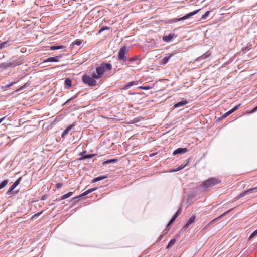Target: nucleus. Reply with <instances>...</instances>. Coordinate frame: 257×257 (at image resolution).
I'll use <instances>...</instances> for the list:
<instances>
[{"mask_svg": "<svg viewBox=\"0 0 257 257\" xmlns=\"http://www.w3.org/2000/svg\"><path fill=\"white\" fill-rule=\"evenodd\" d=\"M112 68L110 63H102L99 66L96 68V73H93L92 74V77L97 79H99L106 71L111 70Z\"/></svg>", "mask_w": 257, "mask_h": 257, "instance_id": "f257e3e1", "label": "nucleus"}, {"mask_svg": "<svg viewBox=\"0 0 257 257\" xmlns=\"http://www.w3.org/2000/svg\"><path fill=\"white\" fill-rule=\"evenodd\" d=\"M221 182V181L218 178L215 177L210 178L202 183V187L204 188V190H206L218 184H219Z\"/></svg>", "mask_w": 257, "mask_h": 257, "instance_id": "f03ea898", "label": "nucleus"}, {"mask_svg": "<svg viewBox=\"0 0 257 257\" xmlns=\"http://www.w3.org/2000/svg\"><path fill=\"white\" fill-rule=\"evenodd\" d=\"M128 52V49L126 46L122 47L119 50L118 54V59L119 61H126L127 57L126 55Z\"/></svg>", "mask_w": 257, "mask_h": 257, "instance_id": "7ed1b4c3", "label": "nucleus"}, {"mask_svg": "<svg viewBox=\"0 0 257 257\" xmlns=\"http://www.w3.org/2000/svg\"><path fill=\"white\" fill-rule=\"evenodd\" d=\"M93 77H91L88 75H83L82 79V81L86 85L89 86H94L96 85V81Z\"/></svg>", "mask_w": 257, "mask_h": 257, "instance_id": "20e7f679", "label": "nucleus"}, {"mask_svg": "<svg viewBox=\"0 0 257 257\" xmlns=\"http://www.w3.org/2000/svg\"><path fill=\"white\" fill-rule=\"evenodd\" d=\"M22 180V177H19L10 187L7 192V194H11V192L20 184Z\"/></svg>", "mask_w": 257, "mask_h": 257, "instance_id": "39448f33", "label": "nucleus"}, {"mask_svg": "<svg viewBox=\"0 0 257 257\" xmlns=\"http://www.w3.org/2000/svg\"><path fill=\"white\" fill-rule=\"evenodd\" d=\"M257 189V187H255V188H250V189H249L244 191L243 192H242L241 194H240L237 197H235L234 198L235 200H237V199H239L240 198L243 197L245 195H246V194H247L248 193H253V191L254 189Z\"/></svg>", "mask_w": 257, "mask_h": 257, "instance_id": "423d86ee", "label": "nucleus"}, {"mask_svg": "<svg viewBox=\"0 0 257 257\" xmlns=\"http://www.w3.org/2000/svg\"><path fill=\"white\" fill-rule=\"evenodd\" d=\"M61 56L59 55L55 57H49L47 58L46 60H44L43 61V63H46V62H57L59 61V58H61Z\"/></svg>", "mask_w": 257, "mask_h": 257, "instance_id": "0eeeda50", "label": "nucleus"}, {"mask_svg": "<svg viewBox=\"0 0 257 257\" xmlns=\"http://www.w3.org/2000/svg\"><path fill=\"white\" fill-rule=\"evenodd\" d=\"M189 162H190V159H186L183 163H182L179 167H178L174 169L172 171V172H176V171H179V170L183 169L184 168H185L186 166H187L188 165V164H189Z\"/></svg>", "mask_w": 257, "mask_h": 257, "instance_id": "6e6552de", "label": "nucleus"}, {"mask_svg": "<svg viewBox=\"0 0 257 257\" xmlns=\"http://www.w3.org/2000/svg\"><path fill=\"white\" fill-rule=\"evenodd\" d=\"M199 10H195L191 13H189L186 14V15L184 16L183 17L179 18L178 19V21H181L183 20L187 19L189 18V17H190L191 16L197 14L199 12Z\"/></svg>", "mask_w": 257, "mask_h": 257, "instance_id": "1a4fd4ad", "label": "nucleus"}, {"mask_svg": "<svg viewBox=\"0 0 257 257\" xmlns=\"http://www.w3.org/2000/svg\"><path fill=\"white\" fill-rule=\"evenodd\" d=\"M187 152V148H178L176 150H175L173 154V155H176L178 154H183Z\"/></svg>", "mask_w": 257, "mask_h": 257, "instance_id": "9d476101", "label": "nucleus"}, {"mask_svg": "<svg viewBox=\"0 0 257 257\" xmlns=\"http://www.w3.org/2000/svg\"><path fill=\"white\" fill-rule=\"evenodd\" d=\"M172 56V54H171L170 53L167 54V56L166 57H164L162 59L161 64H163V65L166 64L168 62V61L170 60V59L171 58Z\"/></svg>", "mask_w": 257, "mask_h": 257, "instance_id": "9b49d317", "label": "nucleus"}, {"mask_svg": "<svg viewBox=\"0 0 257 257\" xmlns=\"http://www.w3.org/2000/svg\"><path fill=\"white\" fill-rule=\"evenodd\" d=\"M14 65H12L11 63H2L0 64V68L3 69H6L10 67H14Z\"/></svg>", "mask_w": 257, "mask_h": 257, "instance_id": "f8f14e48", "label": "nucleus"}, {"mask_svg": "<svg viewBox=\"0 0 257 257\" xmlns=\"http://www.w3.org/2000/svg\"><path fill=\"white\" fill-rule=\"evenodd\" d=\"M195 220V216H192L189 219V220L187 221V222L185 224V225L184 226V228H187L188 227H189V226H190V224H191L192 223L194 222Z\"/></svg>", "mask_w": 257, "mask_h": 257, "instance_id": "ddd939ff", "label": "nucleus"}, {"mask_svg": "<svg viewBox=\"0 0 257 257\" xmlns=\"http://www.w3.org/2000/svg\"><path fill=\"white\" fill-rule=\"evenodd\" d=\"M187 103H188V101L187 100H182V101H181L177 103L176 104H175L174 105V107H175V108L179 107L184 106V105L187 104Z\"/></svg>", "mask_w": 257, "mask_h": 257, "instance_id": "4468645a", "label": "nucleus"}, {"mask_svg": "<svg viewBox=\"0 0 257 257\" xmlns=\"http://www.w3.org/2000/svg\"><path fill=\"white\" fill-rule=\"evenodd\" d=\"M173 38V34H169L167 36H165L163 37V40L165 42H169Z\"/></svg>", "mask_w": 257, "mask_h": 257, "instance_id": "2eb2a0df", "label": "nucleus"}, {"mask_svg": "<svg viewBox=\"0 0 257 257\" xmlns=\"http://www.w3.org/2000/svg\"><path fill=\"white\" fill-rule=\"evenodd\" d=\"M72 127V125H70L68 127H67L63 132L62 134L61 135V137L63 138L64 137L66 136L69 133V131L71 130Z\"/></svg>", "mask_w": 257, "mask_h": 257, "instance_id": "dca6fc26", "label": "nucleus"}, {"mask_svg": "<svg viewBox=\"0 0 257 257\" xmlns=\"http://www.w3.org/2000/svg\"><path fill=\"white\" fill-rule=\"evenodd\" d=\"M73 193V192H69L68 193L62 195L61 197V198L59 199V200H62L71 197Z\"/></svg>", "mask_w": 257, "mask_h": 257, "instance_id": "f3484780", "label": "nucleus"}, {"mask_svg": "<svg viewBox=\"0 0 257 257\" xmlns=\"http://www.w3.org/2000/svg\"><path fill=\"white\" fill-rule=\"evenodd\" d=\"M65 47L63 45H55V46H52L50 47V49L51 50H58L60 49H63L65 48Z\"/></svg>", "mask_w": 257, "mask_h": 257, "instance_id": "a211bd4d", "label": "nucleus"}, {"mask_svg": "<svg viewBox=\"0 0 257 257\" xmlns=\"http://www.w3.org/2000/svg\"><path fill=\"white\" fill-rule=\"evenodd\" d=\"M233 210V209H231L230 210H228V211H226L225 212L223 213V214H222L221 215H220L219 217L216 218L215 219H214V220H213L211 222H210V223L215 221V220H218L220 218H221L222 217H223L224 216L226 215V214H227L229 212H230L231 211H232Z\"/></svg>", "mask_w": 257, "mask_h": 257, "instance_id": "6ab92c4d", "label": "nucleus"}, {"mask_svg": "<svg viewBox=\"0 0 257 257\" xmlns=\"http://www.w3.org/2000/svg\"><path fill=\"white\" fill-rule=\"evenodd\" d=\"M95 155V154H88L86 155L82 156L81 157H80L79 160H83L86 159H89L93 157H94Z\"/></svg>", "mask_w": 257, "mask_h": 257, "instance_id": "aec40b11", "label": "nucleus"}, {"mask_svg": "<svg viewBox=\"0 0 257 257\" xmlns=\"http://www.w3.org/2000/svg\"><path fill=\"white\" fill-rule=\"evenodd\" d=\"M137 81L130 82L128 83L127 84H126L124 86V89H127L129 87L133 86L134 85H137Z\"/></svg>", "mask_w": 257, "mask_h": 257, "instance_id": "412c9836", "label": "nucleus"}, {"mask_svg": "<svg viewBox=\"0 0 257 257\" xmlns=\"http://www.w3.org/2000/svg\"><path fill=\"white\" fill-rule=\"evenodd\" d=\"M107 177L106 176H99V177H96V178H94L93 180H92V182L93 183H95V182H96L97 181H100V180H102L104 179H105Z\"/></svg>", "mask_w": 257, "mask_h": 257, "instance_id": "4be33fe9", "label": "nucleus"}, {"mask_svg": "<svg viewBox=\"0 0 257 257\" xmlns=\"http://www.w3.org/2000/svg\"><path fill=\"white\" fill-rule=\"evenodd\" d=\"M8 183V180H4L0 183V189L5 187Z\"/></svg>", "mask_w": 257, "mask_h": 257, "instance_id": "5701e85b", "label": "nucleus"}, {"mask_svg": "<svg viewBox=\"0 0 257 257\" xmlns=\"http://www.w3.org/2000/svg\"><path fill=\"white\" fill-rule=\"evenodd\" d=\"M88 194H89V192H88V190L85 191V192H84L83 193H82L81 195H80L79 196H77V197H74L73 198V199H77V198H80V197H83V196H85L87 195H88Z\"/></svg>", "mask_w": 257, "mask_h": 257, "instance_id": "b1692460", "label": "nucleus"}, {"mask_svg": "<svg viewBox=\"0 0 257 257\" xmlns=\"http://www.w3.org/2000/svg\"><path fill=\"white\" fill-rule=\"evenodd\" d=\"M175 242H176V239L175 238L172 239L169 242V243L167 246V248H168L170 246L173 245L175 243Z\"/></svg>", "mask_w": 257, "mask_h": 257, "instance_id": "393cba45", "label": "nucleus"}, {"mask_svg": "<svg viewBox=\"0 0 257 257\" xmlns=\"http://www.w3.org/2000/svg\"><path fill=\"white\" fill-rule=\"evenodd\" d=\"M153 86H139L138 87L139 89H142V90H149L151 88H152Z\"/></svg>", "mask_w": 257, "mask_h": 257, "instance_id": "a878e982", "label": "nucleus"}, {"mask_svg": "<svg viewBox=\"0 0 257 257\" xmlns=\"http://www.w3.org/2000/svg\"><path fill=\"white\" fill-rule=\"evenodd\" d=\"M116 161H117V159H115L107 160L103 162V164H109L110 163H114V162H116Z\"/></svg>", "mask_w": 257, "mask_h": 257, "instance_id": "bb28decb", "label": "nucleus"}, {"mask_svg": "<svg viewBox=\"0 0 257 257\" xmlns=\"http://www.w3.org/2000/svg\"><path fill=\"white\" fill-rule=\"evenodd\" d=\"M65 84L69 87H70L71 86V81L69 79H66L65 81Z\"/></svg>", "mask_w": 257, "mask_h": 257, "instance_id": "cd10ccee", "label": "nucleus"}, {"mask_svg": "<svg viewBox=\"0 0 257 257\" xmlns=\"http://www.w3.org/2000/svg\"><path fill=\"white\" fill-rule=\"evenodd\" d=\"M240 106V104H238V105L235 106V107H234L232 109L229 110V111L231 112V113H232L233 112L237 110L239 108Z\"/></svg>", "mask_w": 257, "mask_h": 257, "instance_id": "c85d7f7f", "label": "nucleus"}, {"mask_svg": "<svg viewBox=\"0 0 257 257\" xmlns=\"http://www.w3.org/2000/svg\"><path fill=\"white\" fill-rule=\"evenodd\" d=\"M210 12L209 11H208L206 12L205 13V14H203V15L202 16V17H201V19H203H203H205L207 18V17L209 15V14H210Z\"/></svg>", "mask_w": 257, "mask_h": 257, "instance_id": "c756f323", "label": "nucleus"}, {"mask_svg": "<svg viewBox=\"0 0 257 257\" xmlns=\"http://www.w3.org/2000/svg\"><path fill=\"white\" fill-rule=\"evenodd\" d=\"M109 29V28L107 26H103L99 30V33H101L102 31L106 30H108Z\"/></svg>", "mask_w": 257, "mask_h": 257, "instance_id": "7c9ffc66", "label": "nucleus"}, {"mask_svg": "<svg viewBox=\"0 0 257 257\" xmlns=\"http://www.w3.org/2000/svg\"><path fill=\"white\" fill-rule=\"evenodd\" d=\"M82 41L80 40H76L74 42V44L77 46H79L81 44Z\"/></svg>", "mask_w": 257, "mask_h": 257, "instance_id": "2f4dec72", "label": "nucleus"}, {"mask_svg": "<svg viewBox=\"0 0 257 257\" xmlns=\"http://www.w3.org/2000/svg\"><path fill=\"white\" fill-rule=\"evenodd\" d=\"M1 45H2V48H5L7 47L8 46H9L8 42L7 41H5L1 44H0Z\"/></svg>", "mask_w": 257, "mask_h": 257, "instance_id": "473e14b6", "label": "nucleus"}, {"mask_svg": "<svg viewBox=\"0 0 257 257\" xmlns=\"http://www.w3.org/2000/svg\"><path fill=\"white\" fill-rule=\"evenodd\" d=\"M256 235H257V229L255 231H254L253 233H251V234L249 237V239H250Z\"/></svg>", "mask_w": 257, "mask_h": 257, "instance_id": "72a5a7b5", "label": "nucleus"}, {"mask_svg": "<svg viewBox=\"0 0 257 257\" xmlns=\"http://www.w3.org/2000/svg\"><path fill=\"white\" fill-rule=\"evenodd\" d=\"M138 59H139L138 57V56H135V57H134L133 58H132L130 59L129 60V61H130V62H133V61H137V60H138Z\"/></svg>", "mask_w": 257, "mask_h": 257, "instance_id": "f704fd0d", "label": "nucleus"}, {"mask_svg": "<svg viewBox=\"0 0 257 257\" xmlns=\"http://www.w3.org/2000/svg\"><path fill=\"white\" fill-rule=\"evenodd\" d=\"M176 218H175L174 216L172 217V218L170 220L169 222L168 223L167 226H169L170 224H171L176 219Z\"/></svg>", "mask_w": 257, "mask_h": 257, "instance_id": "c9c22d12", "label": "nucleus"}, {"mask_svg": "<svg viewBox=\"0 0 257 257\" xmlns=\"http://www.w3.org/2000/svg\"><path fill=\"white\" fill-rule=\"evenodd\" d=\"M176 218H175L174 216L172 217V218L170 220L169 222L168 223L167 226H169L170 224H171L176 219Z\"/></svg>", "mask_w": 257, "mask_h": 257, "instance_id": "e433bc0d", "label": "nucleus"}, {"mask_svg": "<svg viewBox=\"0 0 257 257\" xmlns=\"http://www.w3.org/2000/svg\"><path fill=\"white\" fill-rule=\"evenodd\" d=\"M176 218H175L174 216L172 217V218L170 220L169 222L168 223L167 226H169L170 224H171L176 219Z\"/></svg>", "mask_w": 257, "mask_h": 257, "instance_id": "4c0bfd02", "label": "nucleus"}, {"mask_svg": "<svg viewBox=\"0 0 257 257\" xmlns=\"http://www.w3.org/2000/svg\"><path fill=\"white\" fill-rule=\"evenodd\" d=\"M231 114V112L229 111H228V112H226L224 114H223V115L222 116V118H224Z\"/></svg>", "mask_w": 257, "mask_h": 257, "instance_id": "58836bf2", "label": "nucleus"}, {"mask_svg": "<svg viewBox=\"0 0 257 257\" xmlns=\"http://www.w3.org/2000/svg\"><path fill=\"white\" fill-rule=\"evenodd\" d=\"M62 186H63V184L62 183H58L56 185V187L57 189H59V188H61Z\"/></svg>", "mask_w": 257, "mask_h": 257, "instance_id": "ea45409f", "label": "nucleus"}, {"mask_svg": "<svg viewBox=\"0 0 257 257\" xmlns=\"http://www.w3.org/2000/svg\"><path fill=\"white\" fill-rule=\"evenodd\" d=\"M180 209H179L176 213L175 214H174V215L173 216H174L175 218H177L178 215L180 214Z\"/></svg>", "mask_w": 257, "mask_h": 257, "instance_id": "a19ab883", "label": "nucleus"}, {"mask_svg": "<svg viewBox=\"0 0 257 257\" xmlns=\"http://www.w3.org/2000/svg\"><path fill=\"white\" fill-rule=\"evenodd\" d=\"M97 189V188H91V189H89L88 190V192H89V193H90L95 191Z\"/></svg>", "mask_w": 257, "mask_h": 257, "instance_id": "79ce46f5", "label": "nucleus"}, {"mask_svg": "<svg viewBox=\"0 0 257 257\" xmlns=\"http://www.w3.org/2000/svg\"><path fill=\"white\" fill-rule=\"evenodd\" d=\"M42 212H43V211H41L40 212H39V213H37L34 214L33 216V218H34L35 217H38L42 213Z\"/></svg>", "mask_w": 257, "mask_h": 257, "instance_id": "37998d69", "label": "nucleus"}, {"mask_svg": "<svg viewBox=\"0 0 257 257\" xmlns=\"http://www.w3.org/2000/svg\"><path fill=\"white\" fill-rule=\"evenodd\" d=\"M257 111V106L254 107L249 113H253Z\"/></svg>", "mask_w": 257, "mask_h": 257, "instance_id": "c03bdc74", "label": "nucleus"}, {"mask_svg": "<svg viewBox=\"0 0 257 257\" xmlns=\"http://www.w3.org/2000/svg\"><path fill=\"white\" fill-rule=\"evenodd\" d=\"M257 111V106L254 107L249 113H253Z\"/></svg>", "mask_w": 257, "mask_h": 257, "instance_id": "a18cd8bd", "label": "nucleus"}, {"mask_svg": "<svg viewBox=\"0 0 257 257\" xmlns=\"http://www.w3.org/2000/svg\"><path fill=\"white\" fill-rule=\"evenodd\" d=\"M13 83H11V84H10L8 85H6V88H9V87H11V86L13 85Z\"/></svg>", "mask_w": 257, "mask_h": 257, "instance_id": "49530a36", "label": "nucleus"}, {"mask_svg": "<svg viewBox=\"0 0 257 257\" xmlns=\"http://www.w3.org/2000/svg\"><path fill=\"white\" fill-rule=\"evenodd\" d=\"M86 151H83L82 152L80 153L79 155L80 156H82V155H83V154H85V153H86Z\"/></svg>", "mask_w": 257, "mask_h": 257, "instance_id": "de8ad7c7", "label": "nucleus"}, {"mask_svg": "<svg viewBox=\"0 0 257 257\" xmlns=\"http://www.w3.org/2000/svg\"><path fill=\"white\" fill-rule=\"evenodd\" d=\"M5 118V117H3L0 119V123L4 120Z\"/></svg>", "mask_w": 257, "mask_h": 257, "instance_id": "09e8293b", "label": "nucleus"}]
</instances>
